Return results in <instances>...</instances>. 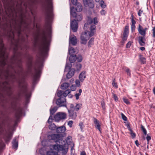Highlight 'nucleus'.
Returning a JSON list of instances; mask_svg holds the SVG:
<instances>
[{
	"label": "nucleus",
	"instance_id": "nucleus-1",
	"mask_svg": "<svg viewBox=\"0 0 155 155\" xmlns=\"http://www.w3.org/2000/svg\"><path fill=\"white\" fill-rule=\"evenodd\" d=\"M14 21V29L15 31L17 33L18 40L14 48L15 53L11 59V63L8 65V68L5 70L4 68L8 62V56L6 53V49L4 46L2 40L0 38V79H2L3 76L4 77L6 81L2 83V86L3 87L4 89H8L9 91L11 90V88L10 86H7L9 84V82L7 80L9 78L12 79L13 81L16 80V77L15 75L16 72L13 67V65L15 64L17 66L20 68L21 72L23 71L22 58L23 53L20 52L17 54H16L19 47L21 48V50L22 49L21 46L19 44L20 36L23 31L26 34L27 38L28 37L27 34L29 33L30 31V28L26 20L24 19L22 14H21L20 18L18 20V23L16 22V20Z\"/></svg>",
	"mask_w": 155,
	"mask_h": 155
},
{
	"label": "nucleus",
	"instance_id": "nucleus-2",
	"mask_svg": "<svg viewBox=\"0 0 155 155\" xmlns=\"http://www.w3.org/2000/svg\"><path fill=\"white\" fill-rule=\"evenodd\" d=\"M87 22L85 24L84 27L85 31L82 33L80 38L81 43L84 45L87 43V41L90 37L94 35L96 29V26L94 25H91L93 22L91 17H88Z\"/></svg>",
	"mask_w": 155,
	"mask_h": 155
},
{
	"label": "nucleus",
	"instance_id": "nucleus-3",
	"mask_svg": "<svg viewBox=\"0 0 155 155\" xmlns=\"http://www.w3.org/2000/svg\"><path fill=\"white\" fill-rule=\"evenodd\" d=\"M47 5L43 3L42 6L45 11V27L48 29H51L50 23L53 17L52 12V3L50 0H47Z\"/></svg>",
	"mask_w": 155,
	"mask_h": 155
},
{
	"label": "nucleus",
	"instance_id": "nucleus-4",
	"mask_svg": "<svg viewBox=\"0 0 155 155\" xmlns=\"http://www.w3.org/2000/svg\"><path fill=\"white\" fill-rule=\"evenodd\" d=\"M40 46L39 49L41 55L45 54L49 50V42L47 40L46 32L43 30L40 35Z\"/></svg>",
	"mask_w": 155,
	"mask_h": 155
},
{
	"label": "nucleus",
	"instance_id": "nucleus-5",
	"mask_svg": "<svg viewBox=\"0 0 155 155\" xmlns=\"http://www.w3.org/2000/svg\"><path fill=\"white\" fill-rule=\"evenodd\" d=\"M66 130V128L64 126H61L57 127L56 129V132L59 134H52L48 136V138L50 140H54L56 142H58L59 143H62L63 134Z\"/></svg>",
	"mask_w": 155,
	"mask_h": 155
},
{
	"label": "nucleus",
	"instance_id": "nucleus-6",
	"mask_svg": "<svg viewBox=\"0 0 155 155\" xmlns=\"http://www.w3.org/2000/svg\"><path fill=\"white\" fill-rule=\"evenodd\" d=\"M70 14L74 17L75 18L76 20L74 19L71 21L70 23V27L74 32L77 31L78 28V23L76 21H80L82 19V15L80 14H77L75 12L74 8V7L70 8Z\"/></svg>",
	"mask_w": 155,
	"mask_h": 155
},
{
	"label": "nucleus",
	"instance_id": "nucleus-7",
	"mask_svg": "<svg viewBox=\"0 0 155 155\" xmlns=\"http://www.w3.org/2000/svg\"><path fill=\"white\" fill-rule=\"evenodd\" d=\"M28 69L26 71V73L31 74L32 75L33 80L34 83H35L38 78H39L41 73L40 67L37 68H34L35 73L32 72V62H28L27 64Z\"/></svg>",
	"mask_w": 155,
	"mask_h": 155
},
{
	"label": "nucleus",
	"instance_id": "nucleus-8",
	"mask_svg": "<svg viewBox=\"0 0 155 155\" xmlns=\"http://www.w3.org/2000/svg\"><path fill=\"white\" fill-rule=\"evenodd\" d=\"M71 64L67 63L65 66L64 71H67L69 70V71L66 74V78L68 79L71 78L74 74L75 70L74 68H71Z\"/></svg>",
	"mask_w": 155,
	"mask_h": 155
},
{
	"label": "nucleus",
	"instance_id": "nucleus-9",
	"mask_svg": "<svg viewBox=\"0 0 155 155\" xmlns=\"http://www.w3.org/2000/svg\"><path fill=\"white\" fill-rule=\"evenodd\" d=\"M23 94L25 96L27 101L30 96V94L28 93L27 87L25 85H23L22 86L18 94V97H21Z\"/></svg>",
	"mask_w": 155,
	"mask_h": 155
},
{
	"label": "nucleus",
	"instance_id": "nucleus-10",
	"mask_svg": "<svg viewBox=\"0 0 155 155\" xmlns=\"http://www.w3.org/2000/svg\"><path fill=\"white\" fill-rule=\"evenodd\" d=\"M67 114L65 113L58 112L54 116V119L55 121L58 122L60 120L65 119Z\"/></svg>",
	"mask_w": 155,
	"mask_h": 155
},
{
	"label": "nucleus",
	"instance_id": "nucleus-11",
	"mask_svg": "<svg viewBox=\"0 0 155 155\" xmlns=\"http://www.w3.org/2000/svg\"><path fill=\"white\" fill-rule=\"evenodd\" d=\"M66 101L64 97H59L56 101V104L59 107H67Z\"/></svg>",
	"mask_w": 155,
	"mask_h": 155
},
{
	"label": "nucleus",
	"instance_id": "nucleus-12",
	"mask_svg": "<svg viewBox=\"0 0 155 155\" xmlns=\"http://www.w3.org/2000/svg\"><path fill=\"white\" fill-rule=\"evenodd\" d=\"M83 3L86 7L90 8H93L94 7V1L93 0H83Z\"/></svg>",
	"mask_w": 155,
	"mask_h": 155
},
{
	"label": "nucleus",
	"instance_id": "nucleus-13",
	"mask_svg": "<svg viewBox=\"0 0 155 155\" xmlns=\"http://www.w3.org/2000/svg\"><path fill=\"white\" fill-rule=\"evenodd\" d=\"M69 44L73 46L76 45L77 44V39L76 37L74 35H70L69 40Z\"/></svg>",
	"mask_w": 155,
	"mask_h": 155
},
{
	"label": "nucleus",
	"instance_id": "nucleus-14",
	"mask_svg": "<svg viewBox=\"0 0 155 155\" xmlns=\"http://www.w3.org/2000/svg\"><path fill=\"white\" fill-rule=\"evenodd\" d=\"M68 115L69 117L72 119H75L77 117V113L76 112L73 110H68Z\"/></svg>",
	"mask_w": 155,
	"mask_h": 155
},
{
	"label": "nucleus",
	"instance_id": "nucleus-15",
	"mask_svg": "<svg viewBox=\"0 0 155 155\" xmlns=\"http://www.w3.org/2000/svg\"><path fill=\"white\" fill-rule=\"evenodd\" d=\"M12 135L13 133L11 132H10L7 134L5 136L4 139L6 143H8L9 142L10 140L12 137Z\"/></svg>",
	"mask_w": 155,
	"mask_h": 155
},
{
	"label": "nucleus",
	"instance_id": "nucleus-16",
	"mask_svg": "<svg viewBox=\"0 0 155 155\" xmlns=\"http://www.w3.org/2000/svg\"><path fill=\"white\" fill-rule=\"evenodd\" d=\"M22 108L21 107H18L17 110L15 113V116L17 119H19L22 115Z\"/></svg>",
	"mask_w": 155,
	"mask_h": 155
},
{
	"label": "nucleus",
	"instance_id": "nucleus-17",
	"mask_svg": "<svg viewBox=\"0 0 155 155\" xmlns=\"http://www.w3.org/2000/svg\"><path fill=\"white\" fill-rule=\"evenodd\" d=\"M12 147L13 149L16 150L18 147V139L16 137H15L12 142Z\"/></svg>",
	"mask_w": 155,
	"mask_h": 155
},
{
	"label": "nucleus",
	"instance_id": "nucleus-18",
	"mask_svg": "<svg viewBox=\"0 0 155 155\" xmlns=\"http://www.w3.org/2000/svg\"><path fill=\"white\" fill-rule=\"evenodd\" d=\"M137 30L139 33L142 36H145L146 34L145 31L143 30V27L139 24L137 28Z\"/></svg>",
	"mask_w": 155,
	"mask_h": 155
},
{
	"label": "nucleus",
	"instance_id": "nucleus-19",
	"mask_svg": "<svg viewBox=\"0 0 155 155\" xmlns=\"http://www.w3.org/2000/svg\"><path fill=\"white\" fill-rule=\"evenodd\" d=\"M145 36H139L138 37V42L140 45L141 46H144L145 44L146 39L145 38Z\"/></svg>",
	"mask_w": 155,
	"mask_h": 155
},
{
	"label": "nucleus",
	"instance_id": "nucleus-20",
	"mask_svg": "<svg viewBox=\"0 0 155 155\" xmlns=\"http://www.w3.org/2000/svg\"><path fill=\"white\" fill-rule=\"evenodd\" d=\"M10 31L8 34V37L9 38H11L12 40H14L15 32L13 31L12 29L11 24H10Z\"/></svg>",
	"mask_w": 155,
	"mask_h": 155
},
{
	"label": "nucleus",
	"instance_id": "nucleus-21",
	"mask_svg": "<svg viewBox=\"0 0 155 155\" xmlns=\"http://www.w3.org/2000/svg\"><path fill=\"white\" fill-rule=\"evenodd\" d=\"M93 119L94 124L96 125V128L101 132V126L100 125L99 121L95 117L93 118Z\"/></svg>",
	"mask_w": 155,
	"mask_h": 155
},
{
	"label": "nucleus",
	"instance_id": "nucleus-22",
	"mask_svg": "<svg viewBox=\"0 0 155 155\" xmlns=\"http://www.w3.org/2000/svg\"><path fill=\"white\" fill-rule=\"evenodd\" d=\"M86 72L83 71L80 73L79 75V78L80 81L82 82L86 78Z\"/></svg>",
	"mask_w": 155,
	"mask_h": 155
},
{
	"label": "nucleus",
	"instance_id": "nucleus-23",
	"mask_svg": "<svg viewBox=\"0 0 155 155\" xmlns=\"http://www.w3.org/2000/svg\"><path fill=\"white\" fill-rule=\"evenodd\" d=\"M62 145L60 144H54L53 145L52 147L54 150L56 151L57 152L60 151V149H62Z\"/></svg>",
	"mask_w": 155,
	"mask_h": 155
},
{
	"label": "nucleus",
	"instance_id": "nucleus-24",
	"mask_svg": "<svg viewBox=\"0 0 155 155\" xmlns=\"http://www.w3.org/2000/svg\"><path fill=\"white\" fill-rule=\"evenodd\" d=\"M75 10L78 12H81L82 10V7L81 4L78 3L75 5Z\"/></svg>",
	"mask_w": 155,
	"mask_h": 155
},
{
	"label": "nucleus",
	"instance_id": "nucleus-25",
	"mask_svg": "<svg viewBox=\"0 0 155 155\" xmlns=\"http://www.w3.org/2000/svg\"><path fill=\"white\" fill-rule=\"evenodd\" d=\"M4 96L0 92V105L4 107Z\"/></svg>",
	"mask_w": 155,
	"mask_h": 155
},
{
	"label": "nucleus",
	"instance_id": "nucleus-26",
	"mask_svg": "<svg viewBox=\"0 0 155 155\" xmlns=\"http://www.w3.org/2000/svg\"><path fill=\"white\" fill-rule=\"evenodd\" d=\"M77 57L76 55H71L69 58V61L71 63L74 62L76 60Z\"/></svg>",
	"mask_w": 155,
	"mask_h": 155
},
{
	"label": "nucleus",
	"instance_id": "nucleus-27",
	"mask_svg": "<svg viewBox=\"0 0 155 155\" xmlns=\"http://www.w3.org/2000/svg\"><path fill=\"white\" fill-rule=\"evenodd\" d=\"M70 84L68 83H64L61 84V88L63 90H65L69 87Z\"/></svg>",
	"mask_w": 155,
	"mask_h": 155
},
{
	"label": "nucleus",
	"instance_id": "nucleus-28",
	"mask_svg": "<svg viewBox=\"0 0 155 155\" xmlns=\"http://www.w3.org/2000/svg\"><path fill=\"white\" fill-rule=\"evenodd\" d=\"M62 149H60V151H62V153L64 155L66 154L68 151V148H65L62 145Z\"/></svg>",
	"mask_w": 155,
	"mask_h": 155
},
{
	"label": "nucleus",
	"instance_id": "nucleus-29",
	"mask_svg": "<svg viewBox=\"0 0 155 155\" xmlns=\"http://www.w3.org/2000/svg\"><path fill=\"white\" fill-rule=\"evenodd\" d=\"M94 38H92L89 41L88 43V45L89 47H91L94 45Z\"/></svg>",
	"mask_w": 155,
	"mask_h": 155
},
{
	"label": "nucleus",
	"instance_id": "nucleus-30",
	"mask_svg": "<svg viewBox=\"0 0 155 155\" xmlns=\"http://www.w3.org/2000/svg\"><path fill=\"white\" fill-rule=\"evenodd\" d=\"M48 127L49 129L52 130L56 129L57 127L55 124L54 123H51L48 126Z\"/></svg>",
	"mask_w": 155,
	"mask_h": 155
},
{
	"label": "nucleus",
	"instance_id": "nucleus-31",
	"mask_svg": "<svg viewBox=\"0 0 155 155\" xmlns=\"http://www.w3.org/2000/svg\"><path fill=\"white\" fill-rule=\"evenodd\" d=\"M57 152H54L52 150L48 151L47 152V155H57Z\"/></svg>",
	"mask_w": 155,
	"mask_h": 155
},
{
	"label": "nucleus",
	"instance_id": "nucleus-32",
	"mask_svg": "<svg viewBox=\"0 0 155 155\" xmlns=\"http://www.w3.org/2000/svg\"><path fill=\"white\" fill-rule=\"evenodd\" d=\"M58 109V107H54L53 108H51L50 110V114L52 115L53 114L56 112Z\"/></svg>",
	"mask_w": 155,
	"mask_h": 155
},
{
	"label": "nucleus",
	"instance_id": "nucleus-33",
	"mask_svg": "<svg viewBox=\"0 0 155 155\" xmlns=\"http://www.w3.org/2000/svg\"><path fill=\"white\" fill-rule=\"evenodd\" d=\"M63 97L65 98L68 94H69L71 92V91L70 90L68 89L64 91H63Z\"/></svg>",
	"mask_w": 155,
	"mask_h": 155
},
{
	"label": "nucleus",
	"instance_id": "nucleus-34",
	"mask_svg": "<svg viewBox=\"0 0 155 155\" xmlns=\"http://www.w3.org/2000/svg\"><path fill=\"white\" fill-rule=\"evenodd\" d=\"M140 59L142 64H144L146 63V58L143 57L142 55H140Z\"/></svg>",
	"mask_w": 155,
	"mask_h": 155
},
{
	"label": "nucleus",
	"instance_id": "nucleus-35",
	"mask_svg": "<svg viewBox=\"0 0 155 155\" xmlns=\"http://www.w3.org/2000/svg\"><path fill=\"white\" fill-rule=\"evenodd\" d=\"M100 4L101 7L103 8H105L106 7V5L103 0L100 1Z\"/></svg>",
	"mask_w": 155,
	"mask_h": 155
},
{
	"label": "nucleus",
	"instance_id": "nucleus-36",
	"mask_svg": "<svg viewBox=\"0 0 155 155\" xmlns=\"http://www.w3.org/2000/svg\"><path fill=\"white\" fill-rule=\"evenodd\" d=\"M57 96L59 97H62V96H63V92L61 90L58 91L57 93Z\"/></svg>",
	"mask_w": 155,
	"mask_h": 155
},
{
	"label": "nucleus",
	"instance_id": "nucleus-37",
	"mask_svg": "<svg viewBox=\"0 0 155 155\" xmlns=\"http://www.w3.org/2000/svg\"><path fill=\"white\" fill-rule=\"evenodd\" d=\"M124 69L125 71L127 73V74L128 76H129L130 77L131 76V73L130 72L131 71L128 68L125 67H124Z\"/></svg>",
	"mask_w": 155,
	"mask_h": 155
},
{
	"label": "nucleus",
	"instance_id": "nucleus-38",
	"mask_svg": "<svg viewBox=\"0 0 155 155\" xmlns=\"http://www.w3.org/2000/svg\"><path fill=\"white\" fill-rule=\"evenodd\" d=\"M81 106L82 104H77L74 107V110H75L76 111L78 110Z\"/></svg>",
	"mask_w": 155,
	"mask_h": 155
},
{
	"label": "nucleus",
	"instance_id": "nucleus-39",
	"mask_svg": "<svg viewBox=\"0 0 155 155\" xmlns=\"http://www.w3.org/2000/svg\"><path fill=\"white\" fill-rule=\"evenodd\" d=\"M74 53L75 50L73 48L71 47L69 49L68 53L70 55H72V54Z\"/></svg>",
	"mask_w": 155,
	"mask_h": 155
},
{
	"label": "nucleus",
	"instance_id": "nucleus-40",
	"mask_svg": "<svg viewBox=\"0 0 155 155\" xmlns=\"http://www.w3.org/2000/svg\"><path fill=\"white\" fill-rule=\"evenodd\" d=\"M141 128L144 134L145 135H146L147 134V130L142 125H141Z\"/></svg>",
	"mask_w": 155,
	"mask_h": 155
},
{
	"label": "nucleus",
	"instance_id": "nucleus-41",
	"mask_svg": "<svg viewBox=\"0 0 155 155\" xmlns=\"http://www.w3.org/2000/svg\"><path fill=\"white\" fill-rule=\"evenodd\" d=\"M130 134L131 135V136L132 138H134L136 137V134L135 133L133 132V131L132 129H130Z\"/></svg>",
	"mask_w": 155,
	"mask_h": 155
},
{
	"label": "nucleus",
	"instance_id": "nucleus-42",
	"mask_svg": "<svg viewBox=\"0 0 155 155\" xmlns=\"http://www.w3.org/2000/svg\"><path fill=\"white\" fill-rule=\"evenodd\" d=\"M134 15L133 14L131 15V25H135L136 24V21L134 19Z\"/></svg>",
	"mask_w": 155,
	"mask_h": 155
},
{
	"label": "nucleus",
	"instance_id": "nucleus-43",
	"mask_svg": "<svg viewBox=\"0 0 155 155\" xmlns=\"http://www.w3.org/2000/svg\"><path fill=\"white\" fill-rule=\"evenodd\" d=\"M83 58L82 56L81 55H79L77 57L76 59L78 62H81Z\"/></svg>",
	"mask_w": 155,
	"mask_h": 155
},
{
	"label": "nucleus",
	"instance_id": "nucleus-44",
	"mask_svg": "<svg viewBox=\"0 0 155 155\" xmlns=\"http://www.w3.org/2000/svg\"><path fill=\"white\" fill-rule=\"evenodd\" d=\"M77 70H80L81 68L82 65L80 63H78L75 65Z\"/></svg>",
	"mask_w": 155,
	"mask_h": 155
},
{
	"label": "nucleus",
	"instance_id": "nucleus-45",
	"mask_svg": "<svg viewBox=\"0 0 155 155\" xmlns=\"http://www.w3.org/2000/svg\"><path fill=\"white\" fill-rule=\"evenodd\" d=\"M112 84L113 86H114L116 88H117L118 87V85L117 83L115 82V79L114 78L112 82Z\"/></svg>",
	"mask_w": 155,
	"mask_h": 155
},
{
	"label": "nucleus",
	"instance_id": "nucleus-46",
	"mask_svg": "<svg viewBox=\"0 0 155 155\" xmlns=\"http://www.w3.org/2000/svg\"><path fill=\"white\" fill-rule=\"evenodd\" d=\"M9 11V12L10 13H9V15H11L12 14L13 11L12 9L11 8H8V9L6 10V13L7 15H8V13L7 12V11Z\"/></svg>",
	"mask_w": 155,
	"mask_h": 155
},
{
	"label": "nucleus",
	"instance_id": "nucleus-47",
	"mask_svg": "<svg viewBox=\"0 0 155 155\" xmlns=\"http://www.w3.org/2000/svg\"><path fill=\"white\" fill-rule=\"evenodd\" d=\"M121 115L123 120L125 121H127V118L122 113H121Z\"/></svg>",
	"mask_w": 155,
	"mask_h": 155
},
{
	"label": "nucleus",
	"instance_id": "nucleus-48",
	"mask_svg": "<svg viewBox=\"0 0 155 155\" xmlns=\"http://www.w3.org/2000/svg\"><path fill=\"white\" fill-rule=\"evenodd\" d=\"M92 20H93V23H94V25L97 24L98 23V21L97 18L96 17H94L93 19H92Z\"/></svg>",
	"mask_w": 155,
	"mask_h": 155
},
{
	"label": "nucleus",
	"instance_id": "nucleus-49",
	"mask_svg": "<svg viewBox=\"0 0 155 155\" xmlns=\"http://www.w3.org/2000/svg\"><path fill=\"white\" fill-rule=\"evenodd\" d=\"M101 105L103 109L105 110V104L104 101L101 102Z\"/></svg>",
	"mask_w": 155,
	"mask_h": 155
},
{
	"label": "nucleus",
	"instance_id": "nucleus-50",
	"mask_svg": "<svg viewBox=\"0 0 155 155\" xmlns=\"http://www.w3.org/2000/svg\"><path fill=\"white\" fill-rule=\"evenodd\" d=\"M27 58L28 60V62H30L31 61L32 62V58L29 55L27 56Z\"/></svg>",
	"mask_w": 155,
	"mask_h": 155
},
{
	"label": "nucleus",
	"instance_id": "nucleus-51",
	"mask_svg": "<svg viewBox=\"0 0 155 155\" xmlns=\"http://www.w3.org/2000/svg\"><path fill=\"white\" fill-rule=\"evenodd\" d=\"M132 44V42L130 41H129L126 45V48H129L131 46Z\"/></svg>",
	"mask_w": 155,
	"mask_h": 155
},
{
	"label": "nucleus",
	"instance_id": "nucleus-52",
	"mask_svg": "<svg viewBox=\"0 0 155 155\" xmlns=\"http://www.w3.org/2000/svg\"><path fill=\"white\" fill-rule=\"evenodd\" d=\"M123 101L127 104H130L129 101L127 99L124 98L123 99Z\"/></svg>",
	"mask_w": 155,
	"mask_h": 155
},
{
	"label": "nucleus",
	"instance_id": "nucleus-53",
	"mask_svg": "<svg viewBox=\"0 0 155 155\" xmlns=\"http://www.w3.org/2000/svg\"><path fill=\"white\" fill-rule=\"evenodd\" d=\"M71 90L72 91H74L76 89V86H75V85H72L71 86Z\"/></svg>",
	"mask_w": 155,
	"mask_h": 155
},
{
	"label": "nucleus",
	"instance_id": "nucleus-54",
	"mask_svg": "<svg viewBox=\"0 0 155 155\" xmlns=\"http://www.w3.org/2000/svg\"><path fill=\"white\" fill-rule=\"evenodd\" d=\"M73 121L72 120L69 121L68 123V125L71 127H72Z\"/></svg>",
	"mask_w": 155,
	"mask_h": 155
},
{
	"label": "nucleus",
	"instance_id": "nucleus-55",
	"mask_svg": "<svg viewBox=\"0 0 155 155\" xmlns=\"http://www.w3.org/2000/svg\"><path fill=\"white\" fill-rule=\"evenodd\" d=\"M113 98L115 101H118V98L116 94L113 93Z\"/></svg>",
	"mask_w": 155,
	"mask_h": 155
},
{
	"label": "nucleus",
	"instance_id": "nucleus-56",
	"mask_svg": "<svg viewBox=\"0 0 155 155\" xmlns=\"http://www.w3.org/2000/svg\"><path fill=\"white\" fill-rule=\"evenodd\" d=\"M124 32L129 33V26L128 25L125 26Z\"/></svg>",
	"mask_w": 155,
	"mask_h": 155
},
{
	"label": "nucleus",
	"instance_id": "nucleus-57",
	"mask_svg": "<svg viewBox=\"0 0 155 155\" xmlns=\"http://www.w3.org/2000/svg\"><path fill=\"white\" fill-rule=\"evenodd\" d=\"M79 126L80 127L81 129L82 130L84 128V124L83 122H81L79 123Z\"/></svg>",
	"mask_w": 155,
	"mask_h": 155
},
{
	"label": "nucleus",
	"instance_id": "nucleus-58",
	"mask_svg": "<svg viewBox=\"0 0 155 155\" xmlns=\"http://www.w3.org/2000/svg\"><path fill=\"white\" fill-rule=\"evenodd\" d=\"M75 83L77 87H79L80 86V82L78 80H76L75 81Z\"/></svg>",
	"mask_w": 155,
	"mask_h": 155
},
{
	"label": "nucleus",
	"instance_id": "nucleus-59",
	"mask_svg": "<svg viewBox=\"0 0 155 155\" xmlns=\"http://www.w3.org/2000/svg\"><path fill=\"white\" fill-rule=\"evenodd\" d=\"M152 33H153V35L152 37L153 38H155V27H154L153 28V29L152 30Z\"/></svg>",
	"mask_w": 155,
	"mask_h": 155
},
{
	"label": "nucleus",
	"instance_id": "nucleus-60",
	"mask_svg": "<svg viewBox=\"0 0 155 155\" xmlns=\"http://www.w3.org/2000/svg\"><path fill=\"white\" fill-rule=\"evenodd\" d=\"M71 1L74 5H75L78 3L77 2V0H71Z\"/></svg>",
	"mask_w": 155,
	"mask_h": 155
},
{
	"label": "nucleus",
	"instance_id": "nucleus-61",
	"mask_svg": "<svg viewBox=\"0 0 155 155\" xmlns=\"http://www.w3.org/2000/svg\"><path fill=\"white\" fill-rule=\"evenodd\" d=\"M70 109L69 110H74V105L73 104H70Z\"/></svg>",
	"mask_w": 155,
	"mask_h": 155
},
{
	"label": "nucleus",
	"instance_id": "nucleus-62",
	"mask_svg": "<svg viewBox=\"0 0 155 155\" xmlns=\"http://www.w3.org/2000/svg\"><path fill=\"white\" fill-rule=\"evenodd\" d=\"M151 138L150 136L149 135V134H147V136L146 137V139L147 141V144L149 143V141L151 140Z\"/></svg>",
	"mask_w": 155,
	"mask_h": 155
},
{
	"label": "nucleus",
	"instance_id": "nucleus-63",
	"mask_svg": "<svg viewBox=\"0 0 155 155\" xmlns=\"http://www.w3.org/2000/svg\"><path fill=\"white\" fill-rule=\"evenodd\" d=\"M129 33L126 32H124V33L123 34V37H127Z\"/></svg>",
	"mask_w": 155,
	"mask_h": 155
},
{
	"label": "nucleus",
	"instance_id": "nucleus-64",
	"mask_svg": "<svg viewBox=\"0 0 155 155\" xmlns=\"http://www.w3.org/2000/svg\"><path fill=\"white\" fill-rule=\"evenodd\" d=\"M101 15H105L106 13V12L104 10L102 9L101 11Z\"/></svg>",
	"mask_w": 155,
	"mask_h": 155
}]
</instances>
